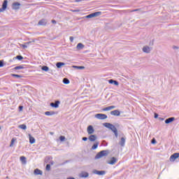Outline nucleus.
I'll list each match as a JSON object with an SVG mask.
<instances>
[{
	"label": "nucleus",
	"mask_w": 179,
	"mask_h": 179,
	"mask_svg": "<svg viewBox=\"0 0 179 179\" xmlns=\"http://www.w3.org/2000/svg\"><path fill=\"white\" fill-rule=\"evenodd\" d=\"M150 51H151L150 48L148 45H145L143 48V52H145V54H149Z\"/></svg>",
	"instance_id": "nucleus-15"
},
{
	"label": "nucleus",
	"mask_w": 179,
	"mask_h": 179,
	"mask_svg": "<svg viewBox=\"0 0 179 179\" xmlns=\"http://www.w3.org/2000/svg\"><path fill=\"white\" fill-rule=\"evenodd\" d=\"M52 23H53V24H57V21L55 20H52Z\"/></svg>",
	"instance_id": "nucleus-44"
},
{
	"label": "nucleus",
	"mask_w": 179,
	"mask_h": 179,
	"mask_svg": "<svg viewBox=\"0 0 179 179\" xmlns=\"http://www.w3.org/2000/svg\"><path fill=\"white\" fill-rule=\"evenodd\" d=\"M13 61H15V59H18V61H22V59H23V56L22 55H17L15 57H13Z\"/></svg>",
	"instance_id": "nucleus-26"
},
{
	"label": "nucleus",
	"mask_w": 179,
	"mask_h": 179,
	"mask_svg": "<svg viewBox=\"0 0 179 179\" xmlns=\"http://www.w3.org/2000/svg\"><path fill=\"white\" fill-rule=\"evenodd\" d=\"M21 3L16 1V2H14L13 4H12V9H13L14 10H17V9H20V6H21Z\"/></svg>",
	"instance_id": "nucleus-4"
},
{
	"label": "nucleus",
	"mask_w": 179,
	"mask_h": 179,
	"mask_svg": "<svg viewBox=\"0 0 179 179\" xmlns=\"http://www.w3.org/2000/svg\"><path fill=\"white\" fill-rule=\"evenodd\" d=\"M158 117H159V114H157V113L154 114V117L155 118H157Z\"/></svg>",
	"instance_id": "nucleus-46"
},
{
	"label": "nucleus",
	"mask_w": 179,
	"mask_h": 179,
	"mask_svg": "<svg viewBox=\"0 0 179 179\" xmlns=\"http://www.w3.org/2000/svg\"><path fill=\"white\" fill-rule=\"evenodd\" d=\"M71 43H73V36H70Z\"/></svg>",
	"instance_id": "nucleus-43"
},
{
	"label": "nucleus",
	"mask_w": 179,
	"mask_h": 179,
	"mask_svg": "<svg viewBox=\"0 0 179 179\" xmlns=\"http://www.w3.org/2000/svg\"><path fill=\"white\" fill-rule=\"evenodd\" d=\"M16 141V138H13L12 139H11V142H10V148H13V144L15 143V141Z\"/></svg>",
	"instance_id": "nucleus-33"
},
{
	"label": "nucleus",
	"mask_w": 179,
	"mask_h": 179,
	"mask_svg": "<svg viewBox=\"0 0 179 179\" xmlns=\"http://www.w3.org/2000/svg\"><path fill=\"white\" fill-rule=\"evenodd\" d=\"M99 148V143H95L94 145L92 146V150H96Z\"/></svg>",
	"instance_id": "nucleus-27"
},
{
	"label": "nucleus",
	"mask_w": 179,
	"mask_h": 179,
	"mask_svg": "<svg viewBox=\"0 0 179 179\" xmlns=\"http://www.w3.org/2000/svg\"><path fill=\"white\" fill-rule=\"evenodd\" d=\"M64 65H65V63H64V62H59L56 63V66H57V68H58V69H59L61 67L64 66Z\"/></svg>",
	"instance_id": "nucleus-23"
},
{
	"label": "nucleus",
	"mask_w": 179,
	"mask_h": 179,
	"mask_svg": "<svg viewBox=\"0 0 179 179\" xmlns=\"http://www.w3.org/2000/svg\"><path fill=\"white\" fill-rule=\"evenodd\" d=\"M63 83H64V85H69V83H70L69 79H68V78H64L63 79Z\"/></svg>",
	"instance_id": "nucleus-29"
},
{
	"label": "nucleus",
	"mask_w": 179,
	"mask_h": 179,
	"mask_svg": "<svg viewBox=\"0 0 179 179\" xmlns=\"http://www.w3.org/2000/svg\"><path fill=\"white\" fill-rule=\"evenodd\" d=\"M48 22L47 19H42L38 22V26H47Z\"/></svg>",
	"instance_id": "nucleus-8"
},
{
	"label": "nucleus",
	"mask_w": 179,
	"mask_h": 179,
	"mask_svg": "<svg viewBox=\"0 0 179 179\" xmlns=\"http://www.w3.org/2000/svg\"><path fill=\"white\" fill-rule=\"evenodd\" d=\"M108 83H110V85H114L115 86H118V85H120L118 81L115 80L113 79L108 80Z\"/></svg>",
	"instance_id": "nucleus-16"
},
{
	"label": "nucleus",
	"mask_w": 179,
	"mask_h": 179,
	"mask_svg": "<svg viewBox=\"0 0 179 179\" xmlns=\"http://www.w3.org/2000/svg\"><path fill=\"white\" fill-rule=\"evenodd\" d=\"M75 2H82V0H75Z\"/></svg>",
	"instance_id": "nucleus-53"
},
{
	"label": "nucleus",
	"mask_w": 179,
	"mask_h": 179,
	"mask_svg": "<svg viewBox=\"0 0 179 179\" xmlns=\"http://www.w3.org/2000/svg\"><path fill=\"white\" fill-rule=\"evenodd\" d=\"M179 158V153L176 152L173 154L171 157H170V161L171 162H174L176 160V159H178Z\"/></svg>",
	"instance_id": "nucleus-9"
},
{
	"label": "nucleus",
	"mask_w": 179,
	"mask_h": 179,
	"mask_svg": "<svg viewBox=\"0 0 179 179\" xmlns=\"http://www.w3.org/2000/svg\"><path fill=\"white\" fill-rule=\"evenodd\" d=\"M59 141H61V142H64V141H65V136H61L59 137Z\"/></svg>",
	"instance_id": "nucleus-38"
},
{
	"label": "nucleus",
	"mask_w": 179,
	"mask_h": 179,
	"mask_svg": "<svg viewBox=\"0 0 179 179\" xmlns=\"http://www.w3.org/2000/svg\"><path fill=\"white\" fill-rule=\"evenodd\" d=\"M173 121H176V117H171L165 120V124H171Z\"/></svg>",
	"instance_id": "nucleus-17"
},
{
	"label": "nucleus",
	"mask_w": 179,
	"mask_h": 179,
	"mask_svg": "<svg viewBox=\"0 0 179 179\" xmlns=\"http://www.w3.org/2000/svg\"><path fill=\"white\" fill-rule=\"evenodd\" d=\"M79 177H80V178H87V177H89V173L83 171L80 173Z\"/></svg>",
	"instance_id": "nucleus-12"
},
{
	"label": "nucleus",
	"mask_w": 179,
	"mask_h": 179,
	"mask_svg": "<svg viewBox=\"0 0 179 179\" xmlns=\"http://www.w3.org/2000/svg\"><path fill=\"white\" fill-rule=\"evenodd\" d=\"M113 133L115 134V138H118V130H116L115 131H113Z\"/></svg>",
	"instance_id": "nucleus-40"
},
{
	"label": "nucleus",
	"mask_w": 179,
	"mask_h": 179,
	"mask_svg": "<svg viewBox=\"0 0 179 179\" xmlns=\"http://www.w3.org/2000/svg\"><path fill=\"white\" fill-rule=\"evenodd\" d=\"M117 161L118 159L115 157H113L108 163V164H111L113 166L116 164Z\"/></svg>",
	"instance_id": "nucleus-14"
},
{
	"label": "nucleus",
	"mask_w": 179,
	"mask_h": 179,
	"mask_svg": "<svg viewBox=\"0 0 179 179\" xmlns=\"http://www.w3.org/2000/svg\"><path fill=\"white\" fill-rule=\"evenodd\" d=\"M83 48H85V45H83L81 43H78V45H77L78 50H83Z\"/></svg>",
	"instance_id": "nucleus-25"
},
{
	"label": "nucleus",
	"mask_w": 179,
	"mask_h": 179,
	"mask_svg": "<svg viewBox=\"0 0 179 179\" xmlns=\"http://www.w3.org/2000/svg\"><path fill=\"white\" fill-rule=\"evenodd\" d=\"M88 139H89V141H90V142H94L96 141V139H97V136L91 134L89 136Z\"/></svg>",
	"instance_id": "nucleus-18"
},
{
	"label": "nucleus",
	"mask_w": 179,
	"mask_h": 179,
	"mask_svg": "<svg viewBox=\"0 0 179 179\" xmlns=\"http://www.w3.org/2000/svg\"><path fill=\"white\" fill-rule=\"evenodd\" d=\"M11 76H13V78H23V76H20L19 74H11Z\"/></svg>",
	"instance_id": "nucleus-31"
},
{
	"label": "nucleus",
	"mask_w": 179,
	"mask_h": 179,
	"mask_svg": "<svg viewBox=\"0 0 179 179\" xmlns=\"http://www.w3.org/2000/svg\"><path fill=\"white\" fill-rule=\"evenodd\" d=\"M95 118L98 120H106L107 119V115L103 113H97L95 115Z\"/></svg>",
	"instance_id": "nucleus-3"
},
{
	"label": "nucleus",
	"mask_w": 179,
	"mask_h": 179,
	"mask_svg": "<svg viewBox=\"0 0 179 179\" xmlns=\"http://www.w3.org/2000/svg\"><path fill=\"white\" fill-rule=\"evenodd\" d=\"M103 127L106 128H108V129H110V131H113V132H115V131H117V127L111 123L105 122L103 124Z\"/></svg>",
	"instance_id": "nucleus-2"
},
{
	"label": "nucleus",
	"mask_w": 179,
	"mask_h": 179,
	"mask_svg": "<svg viewBox=\"0 0 179 179\" xmlns=\"http://www.w3.org/2000/svg\"><path fill=\"white\" fill-rule=\"evenodd\" d=\"M87 134L88 135H92V134H94V128H93V126L90 125L87 127Z\"/></svg>",
	"instance_id": "nucleus-10"
},
{
	"label": "nucleus",
	"mask_w": 179,
	"mask_h": 179,
	"mask_svg": "<svg viewBox=\"0 0 179 179\" xmlns=\"http://www.w3.org/2000/svg\"><path fill=\"white\" fill-rule=\"evenodd\" d=\"M45 169L47 171H50L51 170V165H50V164H47Z\"/></svg>",
	"instance_id": "nucleus-35"
},
{
	"label": "nucleus",
	"mask_w": 179,
	"mask_h": 179,
	"mask_svg": "<svg viewBox=\"0 0 179 179\" xmlns=\"http://www.w3.org/2000/svg\"><path fill=\"white\" fill-rule=\"evenodd\" d=\"M19 110H20V111H22L23 110V106H19Z\"/></svg>",
	"instance_id": "nucleus-49"
},
{
	"label": "nucleus",
	"mask_w": 179,
	"mask_h": 179,
	"mask_svg": "<svg viewBox=\"0 0 179 179\" xmlns=\"http://www.w3.org/2000/svg\"><path fill=\"white\" fill-rule=\"evenodd\" d=\"M120 114H121V112H120V110H112L110 112V115H115L116 117H120Z\"/></svg>",
	"instance_id": "nucleus-13"
},
{
	"label": "nucleus",
	"mask_w": 179,
	"mask_h": 179,
	"mask_svg": "<svg viewBox=\"0 0 179 179\" xmlns=\"http://www.w3.org/2000/svg\"><path fill=\"white\" fill-rule=\"evenodd\" d=\"M35 42H36V41L33 40L32 41L27 42L25 44L27 45H29V44H31V43H35Z\"/></svg>",
	"instance_id": "nucleus-42"
},
{
	"label": "nucleus",
	"mask_w": 179,
	"mask_h": 179,
	"mask_svg": "<svg viewBox=\"0 0 179 179\" xmlns=\"http://www.w3.org/2000/svg\"><path fill=\"white\" fill-rule=\"evenodd\" d=\"M18 127L20 128V129H27V126H26L24 124L19 125Z\"/></svg>",
	"instance_id": "nucleus-30"
},
{
	"label": "nucleus",
	"mask_w": 179,
	"mask_h": 179,
	"mask_svg": "<svg viewBox=\"0 0 179 179\" xmlns=\"http://www.w3.org/2000/svg\"><path fill=\"white\" fill-rule=\"evenodd\" d=\"M173 50H178V47L176 46V45H173Z\"/></svg>",
	"instance_id": "nucleus-48"
},
{
	"label": "nucleus",
	"mask_w": 179,
	"mask_h": 179,
	"mask_svg": "<svg viewBox=\"0 0 179 179\" xmlns=\"http://www.w3.org/2000/svg\"><path fill=\"white\" fill-rule=\"evenodd\" d=\"M110 110H111V109H110V106H108L106 108H104L103 109V111H110Z\"/></svg>",
	"instance_id": "nucleus-39"
},
{
	"label": "nucleus",
	"mask_w": 179,
	"mask_h": 179,
	"mask_svg": "<svg viewBox=\"0 0 179 179\" xmlns=\"http://www.w3.org/2000/svg\"><path fill=\"white\" fill-rule=\"evenodd\" d=\"M57 114V112L55 111H46L45 112V115H55Z\"/></svg>",
	"instance_id": "nucleus-22"
},
{
	"label": "nucleus",
	"mask_w": 179,
	"mask_h": 179,
	"mask_svg": "<svg viewBox=\"0 0 179 179\" xmlns=\"http://www.w3.org/2000/svg\"><path fill=\"white\" fill-rule=\"evenodd\" d=\"M85 19H92L93 17V15L92 14H89L88 15H86L85 17Z\"/></svg>",
	"instance_id": "nucleus-36"
},
{
	"label": "nucleus",
	"mask_w": 179,
	"mask_h": 179,
	"mask_svg": "<svg viewBox=\"0 0 179 179\" xmlns=\"http://www.w3.org/2000/svg\"><path fill=\"white\" fill-rule=\"evenodd\" d=\"M138 10H139V9H134V10H132L131 12H138Z\"/></svg>",
	"instance_id": "nucleus-51"
},
{
	"label": "nucleus",
	"mask_w": 179,
	"mask_h": 179,
	"mask_svg": "<svg viewBox=\"0 0 179 179\" xmlns=\"http://www.w3.org/2000/svg\"><path fill=\"white\" fill-rule=\"evenodd\" d=\"M127 141V138L125 137H122L120 138V141H119V145L122 147L124 148L125 146V141Z\"/></svg>",
	"instance_id": "nucleus-11"
},
{
	"label": "nucleus",
	"mask_w": 179,
	"mask_h": 179,
	"mask_svg": "<svg viewBox=\"0 0 179 179\" xmlns=\"http://www.w3.org/2000/svg\"><path fill=\"white\" fill-rule=\"evenodd\" d=\"M0 129H1V127H0Z\"/></svg>",
	"instance_id": "nucleus-56"
},
{
	"label": "nucleus",
	"mask_w": 179,
	"mask_h": 179,
	"mask_svg": "<svg viewBox=\"0 0 179 179\" xmlns=\"http://www.w3.org/2000/svg\"><path fill=\"white\" fill-rule=\"evenodd\" d=\"M61 103V101L59 100L55 101V103L52 102L50 103V107H52L53 108H58L59 107V104Z\"/></svg>",
	"instance_id": "nucleus-5"
},
{
	"label": "nucleus",
	"mask_w": 179,
	"mask_h": 179,
	"mask_svg": "<svg viewBox=\"0 0 179 179\" xmlns=\"http://www.w3.org/2000/svg\"><path fill=\"white\" fill-rule=\"evenodd\" d=\"M92 173L93 174H97V176H104L106 174V171H97L94 169Z\"/></svg>",
	"instance_id": "nucleus-7"
},
{
	"label": "nucleus",
	"mask_w": 179,
	"mask_h": 179,
	"mask_svg": "<svg viewBox=\"0 0 179 179\" xmlns=\"http://www.w3.org/2000/svg\"><path fill=\"white\" fill-rule=\"evenodd\" d=\"M109 108L110 110H113V108H115V106H110Z\"/></svg>",
	"instance_id": "nucleus-45"
},
{
	"label": "nucleus",
	"mask_w": 179,
	"mask_h": 179,
	"mask_svg": "<svg viewBox=\"0 0 179 179\" xmlns=\"http://www.w3.org/2000/svg\"><path fill=\"white\" fill-rule=\"evenodd\" d=\"M13 69V71H19V69H24V66H23V65H20L14 67Z\"/></svg>",
	"instance_id": "nucleus-24"
},
{
	"label": "nucleus",
	"mask_w": 179,
	"mask_h": 179,
	"mask_svg": "<svg viewBox=\"0 0 179 179\" xmlns=\"http://www.w3.org/2000/svg\"><path fill=\"white\" fill-rule=\"evenodd\" d=\"M73 68L76 69H85V66H73Z\"/></svg>",
	"instance_id": "nucleus-32"
},
{
	"label": "nucleus",
	"mask_w": 179,
	"mask_h": 179,
	"mask_svg": "<svg viewBox=\"0 0 179 179\" xmlns=\"http://www.w3.org/2000/svg\"><path fill=\"white\" fill-rule=\"evenodd\" d=\"M156 139L155 138H152V140H151V143L152 144V145H155V143H156Z\"/></svg>",
	"instance_id": "nucleus-41"
},
{
	"label": "nucleus",
	"mask_w": 179,
	"mask_h": 179,
	"mask_svg": "<svg viewBox=\"0 0 179 179\" xmlns=\"http://www.w3.org/2000/svg\"><path fill=\"white\" fill-rule=\"evenodd\" d=\"M6 8H8V0H4L2 4V8H0V13L6 10Z\"/></svg>",
	"instance_id": "nucleus-6"
},
{
	"label": "nucleus",
	"mask_w": 179,
	"mask_h": 179,
	"mask_svg": "<svg viewBox=\"0 0 179 179\" xmlns=\"http://www.w3.org/2000/svg\"><path fill=\"white\" fill-rule=\"evenodd\" d=\"M80 10H73L72 12H80Z\"/></svg>",
	"instance_id": "nucleus-52"
},
{
	"label": "nucleus",
	"mask_w": 179,
	"mask_h": 179,
	"mask_svg": "<svg viewBox=\"0 0 179 179\" xmlns=\"http://www.w3.org/2000/svg\"><path fill=\"white\" fill-rule=\"evenodd\" d=\"M50 135H54V133H52V132H50Z\"/></svg>",
	"instance_id": "nucleus-55"
},
{
	"label": "nucleus",
	"mask_w": 179,
	"mask_h": 179,
	"mask_svg": "<svg viewBox=\"0 0 179 179\" xmlns=\"http://www.w3.org/2000/svg\"><path fill=\"white\" fill-rule=\"evenodd\" d=\"M20 160H21V162H22L23 163H26V157H24V156L20 157Z\"/></svg>",
	"instance_id": "nucleus-34"
},
{
	"label": "nucleus",
	"mask_w": 179,
	"mask_h": 179,
	"mask_svg": "<svg viewBox=\"0 0 179 179\" xmlns=\"http://www.w3.org/2000/svg\"><path fill=\"white\" fill-rule=\"evenodd\" d=\"M83 141H84V142H86V141H87V137H83Z\"/></svg>",
	"instance_id": "nucleus-47"
},
{
	"label": "nucleus",
	"mask_w": 179,
	"mask_h": 179,
	"mask_svg": "<svg viewBox=\"0 0 179 179\" xmlns=\"http://www.w3.org/2000/svg\"><path fill=\"white\" fill-rule=\"evenodd\" d=\"M159 120H160L161 121H164V118H163V117H159Z\"/></svg>",
	"instance_id": "nucleus-54"
},
{
	"label": "nucleus",
	"mask_w": 179,
	"mask_h": 179,
	"mask_svg": "<svg viewBox=\"0 0 179 179\" xmlns=\"http://www.w3.org/2000/svg\"><path fill=\"white\" fill-rule=\"evenodd\" d=\"M29 143H31V145H33V143H36V138L31 136V134H29Z\"/></svg>",
	"instance_id": "nucleus-20"
},
{
	"label": "nucleus",
	"mask_w": 179,
	"mask_h": 179,
	"mask_svg": "<svg viewBox=\"0 0 179 179\" xmlns=\"http://www.w3.org/2000/svg\"><path fill=\"white\" fill-rule=\"evenodd\" d=\"M108 153H110L108 150H101L96 154V155L95 156V159H101V157H103V156H108Z\"/></svg>",
	"instance_id": "nucleus-1"
},
{
	"label": "nucleus",
	"mask_w": 179,
	"mask_h": 179,
	"mask_svg": "<svg viewBox=\"0 0 179 179\" xmlns=\"http://www.w3.org/2000/svg\"><path fill=\"white\" fill-rule=\"evenodd\" d=\"M42 71H44L45 72H48L50 71V68L47 66H43L41 67Z\"/></svg>",
	"instance_id": "nucleus-28"
},
{
	"label": "nucleus",
	"mask_w": 179,
	"mask_h": 179,
	"mask_svg": "<svg viewBox=\"0 0 179 179\" xmlns=\"http://www.w3.org/2000/svg\"><path fill=\"white\" fill-rule=\"evenodd\" d=\"M34 174L36 176H43V171L38 169H36L34 170Z\"/></svg>",
	"instance_id": "nucleus-19"
},
{
	"label": "nucleus",
	"mask_w": 179,
	"mask_h": 179,
	"mask_svg": "<svg viewBox=\"0 0 179 179\" xmlns=\"http://www.w3.org/2000/svg\"><path fill=\"white\" fill-rule=\"evenodd\" d=\"M3 59L0 60V68H3V66H4V64H3Z\"/></svg>",
	"instance_id": "nucleus-37"
},
{
	"label": "nucleus",
	"mask_w": 179,
	"mask_h": 179,
	"mask_svg": "<svg viewBox=\"0 0 179 179\" xmlns=\"http://www.w3.org/2000/svg\"><path fill=\"white\" fill-rule=\"evenodd\" d=\"M92 17H99V16L101 15V11H97L95 13H92Z\"/></svg>",
	"instance_id": "nucleus-21"
},
{
	"label": "nucleus",
	"mask_w": 179,
	"mask_h": 179,
	"mask_svg": "<svg viewBox=\"0 0 179 179\" xmlns=\"http://www.w3.org/2000/svg\"><path fill=\"white\" fill-rule=\"evenodd\" d=\"M22 47L23 48H27V45H22Z\"/></svg>",
	"instance_id": "nucleus-50"
}]
</instances>
